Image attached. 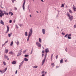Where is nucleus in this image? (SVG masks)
Segmentation results:
<instances>
[{"label":"nucleus","mask_w":76,"mask_h":76,"mask_svg":"<svg viewBox=\"0 0 76 76\" xmlns=\"http://www.w3.org/2000/svg\"><path fill=\"white\" fill-rule=\"evenodd\" d=\"M0 17H2V16H4V14L6 15H8L9 13H8L6 12L5 11H2L0 10Z\"/></svg>","instance_id":"nucleus-1"},{"label":"nucleus","mask_w":76,"mask_h":76,"mask_svg":"<svg viewBox=\"0 0 76 76\" xmlns=\"http://www.w3.org/2000/svg\"><path fill=\"white\" fill-rule=\"evenodd\" d=\"M32 29L31 28L30 30V31H29L28 32V37L27 41H29V38L30 37V36L32 35Z\"/></svg>","instance_id":"nucleus-2"},{"label":"nucleus","mask_w":76,"mask_h":76,"mask_svg":"<svg viewBox=\"0 0 76 76\" xmlns=\"http://www.w3.org/2000/svg\"><path fill=\"white\" fill-rule=\"evenodd\" d=\"M67 16L69 17V19L71 20V21H72V20H73V16L72 15L71 17L70 15V14L69 13L67 12Z\"/></svg>","instance_id":"nucleus-3"},{"label":"nucleus","mask_w":76,"mask_h":76,"mask_svg":"<svg viewBox=\"0 0 76 76\" xmlns=\"http://www.w3.org/2000/svg\"><path fill=\"white\" fill-rule=\"evenodd\" d=\"M26 2V0H24V3L23 4V10H25V3Z\"/></svg>","instance_id":"nucleus-4"},{"label":"nucleus","mask_w":76,"mask_h":76,"mask_svg":"<svg viewBox=\"0 0 76 76\" xmlns=\"http://www.w3.org/2000/svg\"><path fill=\"white\" fill-rule=\"evenodd\" d=\"M36 45L39 47H41V45L38 42H36Z\"/></svg>","instance_id":"nucleus-5"},{"label":"nucleus","mask_w":76,"mask_h":76,"mask_svg":"<svg viewBox=\"0 0 76 76\" xmlns=\"http://www.w3.org/2000/svg\"><path fill=\"white\" fill-rule=\"evenodd\" d=\"M7 31L6 32V34H7V33H8V32H9V27L8 26H7Z\"/></svg>","instance_id":"nucleus-6"},{"label":"nucleus","mask_w":76,"mask_h":76,"mask_svg":"<svg viewBox=\"0 0 76 76\" xmlns=\"http://www.w3.org/2000/svg\"><path fill=\"white\" fill-rule=\"evenodd\" d=\"M42 32L43 34H45V29H42Z\"/></svg>","instance_id":"nucleus-7"},{"label":"nucleus","mask_w":76,"mask_h":76,"mask_svg":"<svg viewBox=\"0 0 76 76\" xmlns=\"http://www.w3.org/2000/svg\"><path fill=\"white\" fill-rule=\"evenodd\" d=\"M9 54H10L11 55H15V53H14L12 51H11L9 53Z\"/></svg>","instance_id":"nucleus-8"},{"label":"nucleus","mask_w":76,"mask_h":76,"mask_svg":"<svg viewBox=\"0 0 76 76\" xmlns=\"http://www.w3.org/2000/svg\"><path fill=\"white\" fill-rule=\"evenodd\" d=\"M0 23H1V24L3 25H4V22L2 20H1Z\"/></svg>","instance_id":"nucleus-9"},{"label":"nucleus","mask_w":76,"mask_h":76,"mask_svg":"<svg viewBox=\"0 0 76 76\" xmlns=\"http://www.w3.org/2000/svg\"><path fill=\"white\" fill-rule=\"evenodd\" d=\"M45 52L46 53H49V50H48V48L46 49L45 50Z\"/></svg>","instance_id":"nucleus-10"},{"label":"nucleus","mask_w":76,"mask_h":76,"mask_svg":"<svg viewBox=\"0 0 76 76\" xmlns=\"http://www.w3.org/2000/svg\"><path fill=\"white\" fill-rule=\"evenodd\" d=\"M46 59H45V58H44V59L42 61V65H43L44 64V63L45 62V60Z\"/></svg>","instance_id":"nucleus-11"},{"label":"nucleus","mask_w":76,"mask_h":76,"mask_svg":"<svg viewBox=\"0 0 76 76\" xmlns=\"http://www.w3.org/2000/svg\"><path fill=\"white\" fill-rule=\"evenodd\" d=\"M23 64V61L19 65V67H20L21 66H22V64Z\"/></svg>","instance_id":"nucleus-12"},{"label":"nucleus","mask_w":76,"mask_h":76,"mask_svg":"<svg viewBox=\"0 0 76 76\" xmlns=\"http://www.w3.org/2000/svg\"><path fill=\"white\" fill-rule=\"evenodd\" d=\"M12 33H10V34H8V36L9 37H11L12 35Z\"/></svg>","instance_id":"nucleus-13"},{"label":"nucleus","mask_w":76,"mask_h":76,"mask_svg":"<svg viewBox=\"0 0 76 76\" xmlns=\"http://www.w3.org/2000/svg\"><path fill=\"white\" fill-rule=\"evenodd\" d=\"M7 68H6L4 69V70L3 71V73H4L7 70Z\"/></svg>","instance_id":"nucleus-14"},{"label":"nucleus","mask_w":76,"mask_h":76,"mask_svg":"<svg viewBox=\"0 0 76 76\" xmlns=\"http://www.w3.org/2000/svg\"><path fill=\"white\" fill-rule=\"evenodd\" d=\"M9 14L11 15V16H12L13 15V13L12 12H9Z\"/></svg>","instance_id":"nucleus-15"},{"label":"nucleus","mask_w":76,"mask_h":76,"mask_svg":"<svg viewBox=\"0 0 76 76\" xmlns=\"http://www.w3.org/2000/svg\"><path fill=\"white\" fill-rule=\"evenodd\" d=\"M19 44H20V42H19L18 41V40H17V45H19Z\"/></svg>","instance_id":"nucleus-16"},{"label":"nucleus","mask_w":76,"mask_h":76,"mask_svg":"<svg viewBox=\"0 0 76 76\" xmlns=\"http://www.w3.org/2000/svg\"><path fill=\"white\" fill-rule=\"evenodd\" d=\"M63 63V60L61 59V60H60V63L61 64Z\"/></svg>","instance_id":"nucleus-17"},{"label":"nucleus","mask_w":76,"mask_h":76,"mask_svg":"<svg viewBox=\"0 0 76 76\" xmlns=\"http://www.w3.org/2000/svg\"><path fill=\"white\" fill-rule=\"evenodd\" d=\"M8 51H9V50L7 49H5V52L6 53H8Z\"/></svg>","instance_id":"nucleus-18"},{"label":"nucleus","mask_w":76,"mask_h":76,"mask_svg":"<svg viewBox=\"0 0 76 76\" xmlns=\"http://www.w3.org/2000/svg\"><path fill=\"white\" fill-rule=\"evenodd\" d=\"M24 61H28V59L26 58H24Z\"/></svg>","instance_id":"nucleus-19"},{"label":"nucleus","mask_w":76,"mask_h":76,"mask_svg":"<svg viewBox=\"0 0 76 76\" xmlns=\"http://www.w3.org/2000/svg\"><path fill=\"white\" fill-rule=\"evenodd\" d=\"M39 42H40V43H41L42 42L41 41V39L40 38H39Z\"/></svg>","instance_id":"nucleus-20"},{"label":"nucleus","mask_w":76,"mask_h":76,"mask_svg":"<svg viewBox=\"0 0 76 76\" xmlns=\"http://www.w3.org/2000/svg\"><path fill=\"white\" fill-rule=\"evenodd\" d=\"M51 65L52 66V67H54V66H55L54 63H52L51 64Z\"/></svg>","instance_id":"nucleus-21"},{"label":"nucleus","mask_w":76,"mask_h":76,"mask_svg":"<svg viewBox=\"0 0 76 76\" xmlns=\"http://www.w3.org/2000/svg\"><path fill=\"white\" fill-rule=\"evenodd\" d=\"M12 63L13 64H15L16 63V62L15 61H13Z\"/></svg>","instance_id":"nucleus-22"},{"label":"nucleus","mask_w":76,"mask_h":76,"mask_svg":"<svg viewBox=\"0 0 76 76\" xmlns=\"http://www.w3.org/2000/svg\"><path fill=\"white\" fill-rule=\"evenodd\" d=\"M37 67H38V66H33V68H34V69H36L37 68Z\"/></svg>","instance_id":"nucleus-23"},{"label":"nucleus","mask_w":76,"mask_h":76,"mask_svg":"<svg viewBox=\"0 0 76 76\" xmlns=\"http://www.w3.org/2000/svg\"><path fill=\"white\" fill-rule=\"evenodd\" d=\"M64 4H62L61 6V7H64Z\"/></svg>","instance_id":"nucleus-24"},{"label":"nucleus","mask_w":76,"mask_h":76,"mask_svg":"<svg viewBox=\"0 0 76 76\" xmlns=\"http://www.w3.org/2000/svg\"><path fill=\"white\" fill-rule=\"evenodd\" d=\"M73 9L74 11H76V8H75V7H73Z\"/></svg>","instance_id":"nucleus-25"},{"label":"nucleus","mask_w":76,"mask_h":76,"mask_svg":"<svg viewBox=\"0 0 76 76\" xmlns=\"http://www.w3.org/2000/svg\"><path fill=\"white\" fill-rule=\"evenodd\" d=\"M69 12L70 13H72V10L69 9Z\"/></svg>","instance_id":"nucleus-26"},{"label":"nucleus","mask_w":76,"mask_h":76,"mask_svg":"<svg viewBox=\"0 0 76 76\" xmlns=\"http://www.w3.org/2000/svg\"><path fill=\"white\" fill-rule=\"evenodd\" d=\"M25 35L26 36H28V33H27V32H25Z\"/></svg>","instance_id":"nucleus-27"},{"label":"nucleus","mask_w":76,"mask_h":76,"mask_svg":"<svg viewBox=\"0 0 76 76\" xmlns=\"http://www.w3.org/2000/svg\"><path fill=\"white\" fill-rule=\"evenodd\" d=\"M25 57H28L29 56V55H25L24 56Z\"/></svg>","instance_id":"nucleus-28"},{"label":"nucleus","mask_w":76,"mask_h":76,"mask_svg":"<svg viewBox=\"0 0 76 76\" xmlns=\"http://www.w3.org/2000/svg\"><path fill=\"white\" fill-rule=\"evenodd\" d=\"M13 42H12L11 43V44H10V46H12V45H13Z\"/></svg>","instance_id":"nucleus-29"},{"label":"nucleus","mask_w":76,"mask_h":76,"mask_svg":"<svg viewBox=\"0 0 76 76\" xmlns=\"http://www.w3.org/2000/svg\"><path fill=\"white\" fill-rule=\"evenodd\" d=\"M3 63L4 65H6V63L5 61H4Z\"/></svg>","instance_id":"nucleus-30"},{"label":"nucleus","mask_w":76,"mask_h":76,"mask_svg":"<svg viewBox=\"0 0 76 76\" xmlns=\"http://www.w3.org/2000/svg\"><path fill=\"white\" fill-rule=\"evenodd\" d=\"M19 53H20L19 54V55H17V56H19L21 55V52H19Z\"/></svg>","instance_id":"nucleus-31"},{"label":"nucleus","mask_w":76,"mask_h":76,"mask_svg":"<svg viewBox=\"0 0 76 76\" xmlns=\"http://www.w3.org/2000/svg\"><path fill=\"white\" fill-rule=\"evenodd\" d=\"M53 54H52L51 55V60H52V58H53Z\"/></svg>","instance_id":"nucleus-32"},{"label":"nucleus","mask_w":76,"mask_h":76,"mask_svg":"<svg viewBox=\"0 0 76 76\" xmlns=\"http://www.w3.org/2000/svg\"><path fill=\"white\" fill-rule=\"evenodd\" d=\"M71 35H72V34H69L68 35V37H71Z\"/></svg>","instance_id":"nucleus-33"},{"label":"nucleus","mask_w":76,"mask_h":76,"mask_svg":"<svg viewBox=\"0 0 76 76\" xmlns=\"http://www.w3.org/2000/svg\"><path fill=\"white\" fill-rule=\"evenodd\" d=\"M47 54H45V58L46 59V56H47Z\"/></svg>","instance_id":"nucleus-34"},{"label":"nucleus","mask_w":76,"mask_h":76,"mask_svg":"<svg viewBox=\"0 0 76 76\" xmlns=\"http://www.w3.org/2000/svg\"><path fill=\"white\" fill-rule=\"evenodd\" d=\"M42 74H44V73H45V71H42Z\"/></svg>","instance_id":"nucleus-35"},{"label":"nucleus","mask_w":76,"mask_h":76,"mask_svg":"<svg viewBox=\"0 0 76 76\" xmlns=\"http://www.w3.org/2000/svg\"><path fill=\"white\" fill-rule=\"evenodd\" d=\"M12 22V20H10L9 21V23H11Z\"/></svg>","instance_id":"nucleus-36"},{"label":"nucleus","mask_w":76,"mask_h":76,"mask_svg":"<svg viewBox=\"0 0 76 76\" xmlns=\"http://www.w3.org/2000/svg\"><path fill=\"white\" fill-rule=\"evenodd\" d=\"M67 35H68V34H66V35H65V36H64V37L66 38V37H67Z\"/></svg>","instance_id":"nucleus-37"},{"label":"nucleus","mask_w":76,"mask_h":76,"mask_svg":"<svg viewBox=\"0 0 76 76\" xmlns=\"http://www.w3.org/2000/svg\"><path fill=\"white\" fill-rule=\"evenodd\" d=\"M8 42V40L5 42V44H7V43Z\"/></svg>","instance_id":"nucleus-38"},{"label":"nucleus","mask_w":76,"mask_h":76,"mask_svg":"<svg viewBox=\"0 0 76 76\" xmlns=\"http://www.w3.org/2000/svg\"><path fill=\"white\" fill-rule=\"evenodd\" d=\"M12 3H13L14 2V1H16V0H12Z\"/></svg>","instance_id":"nucleus-39"},{"label":"nucleus","mask_w":76,"mask_h":76,"mask_svg":"<svg viewBox=\"0 0 76 76\" xmlns=\"http://www.w3.org/2000/svg\"><path fill=\"white\" fill-rule=\"evenodd\" d=\"M5 44H5V43H4V44H3L2 45V47H3L4 46V45H5Z\"/></svg>","instance_id":"nucleus-40"},{"label":"nucleus","mask_w":76,"mask_h":76,"mask_svg":"<svg viewBox=\"0 0 76 76\" xmlns=\"http://www.w3.org/2000/svg\"><path fill=\"white\" fill-rule=\"evenodd\" d=\"M17 73H18V70H16L15 71V74H17Z\"/></svg>","instance_id":"nucleus-41"},{"label":"nucleus","mask_w":76,"mask_h":76,"mask_svg":"<svg viewBox=\"0 0 76 76\" xmlns=\"http://www.w3.org/2000/svg\"><path fill=\"white\" fill-rule=\"evenodd\" d=\"M0 72H1V73H3V71H2L0 70Z\"/></svg>","instance_id":"nucleus-42"},{"label":"nucleus","mask_w":76,"mask_h":76,"mask_svg":"<svg viewBox=\"0 0 76 76\" xmlns=\"http://www.w3.org/2000/svg\"><path fill=\"white\" fill-rule=\"evenodd\" d=\"M68 39H71V37H68Z\"/></svg>","instance_id":"nucleus-43"},{"label":"nucleus","mask_w":76,"mask_h":76,"mask_svg":"<svg viewBox=\"0 0 76 76\" xmlns=\"http://www.w3.org/2000/svg\"><path fill=\"white\" fill-rule=\"evenodd\" d=\"M74 28H76V24H75V25L74 26Z\"/></svg>","instance_id":"nucleus-44"},{"label":"nucleus","mask_w":76,"mask_h":76,"mask_svg":"<svg viewBox=\"0 0 76 76\" xmlns=\"http://www.w3.org/2000/svg\"><path fill=\"white\" fill-rule=\"evenodd\" d=\"M45 51L44 50H43L42 51V53H43V54H44V52H45Z\"/></svg>","instance_id":"nucleus-45"},{"label":"nucleus","mask_w":76,"mask_h":76,"mask_svg":"<svg viewBox=\"0 0 76 76\" xmlns=\"http://www.w3.org/2000/svg\"><path fill=\"white\" fill-rule=\"evenodd\" d=\"M67 48H66V49H65V50L66 51V52H67Z\"/></svg>","instance_id":"nucleus-46"},{"label":"nucleus","mask_w":76,"mask_h":76,"mask_svg":"<svg viewBox=\"0 0 76 76\" xmlns=\"http://www.w3.org/2000/svg\"><path fill=\"white\" fill-rule=\"evenodd\" d=\"M56 59H57V58H58V55L56 56Z\"/></svg>","instance_id":"nucleus-47"},{"label":"nucleus","mask_w":76,"mask_h":76,"mask_svg":"<svg viewBox=\"0 0 76 76\" xmlns=\"http://www.w3.org/2000/svg\"><path fill=\"white\" fill-rule=\"evenodd\" d=\"M41 1H42V2H44V0H40Z\"/></svg>","instance_id":"nucleus-48"},{"label":"nucleus","mask_w":76,"mask_h":76,"mask_svg":"<svg viewBox=\"0 0 76 76\" xmlns=\"http://www.w3.org/2000/svg\"><path fill=\"white\" fill-rule=\"evenodd\" d=\"M20 26H22V24H20Z\"/></svg>","instance_id":"nucleus-49"},{"label":"nucleus","mask_w":76,"mask_h":76,"mask_svg":"<svg viewBox=\"0 0 76 76\" xmlns=\"http://www.w3.org/2000/svg\"><path fill=\"white\" fill-rule=\"evenodd\" d=\"M32 50L31 52V54H32Z\"/></svg>","instance_id":"nucleus-50"},{"label":"nucleus","mask_w":76,"mask_h":76,"mask_svg":"<svg viewBox=\"0 0 76 76\" xmlns=\"http://www.w3.org/2000/svg\"><path fill=\"white\" fill-rule=\"evenodd\" d=\"M15 10H17V8L15 7Z\"/></svg>","instance_id":"nucleus-51"},{"label":"nucleus","mask_w":76,"mask_h":76,"mask_svg":"<svg viewBox=\"0 0 76 76\" xmlns=\"http://www.w3.org/2000/svg\"><path fill=\"white\" fill-rule=\"evenodd\" d=\"M45 76V75H44V74H43L42 75V76Z\"/></svg>","instance_id":"nucleus-52"},{"label":"nucleus","mask_w":76,"mask_h":76,"mask_svg":"<svg viewBox=\"0 0 76 76\" xmlns=\"http://www.w3.org/2000/svg\"><path fill=\"white\" fill-rule=\"evenodd\" d=\"M67 61V60H65V62H66V61Z\"/></svg>","instance_id":"nucleus-53"},{"label":"nucleus","mask_w":76,"mask_h":76,"mask_svg":"<svg viewBox=\"0 0 76 76\" xmlns=\"http://www.w3.org/2000/svg\"><path fill=\"white\" fill-rule=\"evenodd\" d=\"M42 57H43L44 56V54H42Z\"/></svg>","instance_id":"nucleus-54"},{"label":"nucleus","mask_w":76,"mask_h":76,"mask_svg":"<svg viewBox=\"0 0 76 76\" xmlns=\"http://www.w3.org/2000/svg\"><path fill=\"white\" fill-rule=\"evenodd\" d=\"M26 50H25L23 52V53H25V52H26Z\"/></svg>","instance_id":"nucleus-55"},{"label":"nucleus","mask_w":76,"mask_h":76,"mask_svg":"<svg viewBox=\"0 0 76 76\" xmlns=\"http://www.w3.org/2000/svg\"><path fill=\"white\" fill-rule=\"evenodd\" d=\"M58 67H59V66H56V68H57Z\"/></svg>","instance_id":"nucleus-56"},{"label":"nucleus","mask_w":76,"mask_h":76,"mask_svg":"<svg viewBox=\"0 0 76 76\" xmlns=\"http://www.w3.org/2000/svg\"><path fill=\"white\" fill-rule=\"evenodd\" d=\"M62 34H63V35H64V33H62Z\"/></svg>","instance_id":"nucleus-57"},{"label":"nucleus","mask_w":76,"mask_h":76,"mask_svg":"<svg viewBox=\"0 0 76 76\" xmlns=\"http://www.w3.org/2000/svg\"><path fill=\"white\" fill-rule=\"evenodd\" d=\"M29 16H30V17H31V15H29Z\"/></svg>","instance_id":"nucleus-58"},{"label":"nucleus","mask_w":76,"mask_h":76,"mask_svg":"<svg viewBox=\"0 0 76 76\" xmlns=\"http://www.w3.org/2000/svg\"><path fill=\"white\" fill-rule=\"evenodd\" d=\"M46 73H47V72H45V74H46Z\"/></svg>","instance_id":"nucleus-59"},{"label":"nucleus","mask_w":76,"mask_h":76,"mask_svg":"<svg viewBox=\"0 0 76 76\" xmlns=\"http://www.w3.org/2000/svg\"><path fill=\"white\" fill-rule=\"evenodd\" d=\"M20 67H19V69H20Z\"/></svg>","instance_id":"nucleus-60"},{"label":"nucleus","mask_w":76,"mask_h":76,"mask_svg":"<svg viewBox=\"0 0 76 76\" xmlns=\"http://www.w3.org/2000/svg\"><path fill=\"white\" fill-rule=\"evenodd\" d=\"M37 13H38V12L37 11Z\"/></svg>","instance_id":"nucleus-61"},{"label":"nucleus","mask_w":76,"mask_h":76,"mask_svg":"<svg viewBox=\"0 0 76 76\" xmlns=\"http://www.w3.org/2000/svg\"><path fill=\"white\" fill-rule=\"evenodd\" d=\"M74 7H75V5H73Z\"/></svg>","instance_id":"nucleus-62"},{"label":"nucleus","mask_w":76,"mask_h":76,"mask_svg":"<svg viewBox=\"0 0 76 76\" xmlns=\"http://www.w3.org/2000/svg\"><path fill=\"white\" fill-rule=\"evenodd\" d=\"M6 57H7V56H6Z\"/></svg>","instance_id":"nucleus-63"},{"label":"nucleus","mask_w":76,"mask_h":76,"mask_svg":"<svg viewBox=\"0 0 76 76\" xmlns=\"http://www.w3.org/2000/svg\"><path fill=\"white\" fill-rule=\"evenodd\" d=\"M33 0V1H34V0Z\"/></svg>","instance_id":"nucleus-64"}]
</instances>
